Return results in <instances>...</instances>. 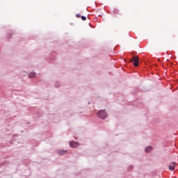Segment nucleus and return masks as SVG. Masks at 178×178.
<instances>
[{
    "label": "nucleus",
    "mask_w": 178,
    "mask_h": 178,
    "mask_svg": "<svg viewBox=\"0 0 178 178\" xmlns=\"http://www.w3.org/2000/svg\"><path fill=\"white\" fill-rule=\"evenodd\" d=\"M131 169H133V166H132V165H130V166L129 167V170H131Z\"/></svg>",
    "instance_id": "10"
},
{
    "label": "nucleus",
    "mask_w": 178,
    "mask_h": 178,
    "mask_svg": "<svg viewBox=\"0 0 178 178\" xmlns=\"http://www.w3.org/2000/svg\"><path fill=\"white\" fill-rule=\"evenodd\" d=\"M54 86L56 87V88H58V87H59V83H55V85H54Z\"/></svg>",
    "instance_id": "8"
},
{
    "label": "nucleus",
    "mask_w": 178,
    "mask_h": 178,
    "mask_svg": "<svg viewBox=\"0 0 178 178\" xmlns=\"http://www.w3.org/2000/svg\"><path fill=\"white\" fill-rule=\"evenodd\" d=\"M81 19L83 21L87 20V17H86V16H81Z\"/></svg>",
    "instance_id": "9"
},
{
    "label": "nucleus",
    "mask_w": 178,
    "mask_h": 178,
    "mask_svg": "<svg viewBox=\"0 0 178 178\" xmlns=\"http://www.w3.org/2000/svg\"><path fill=\"white\" fill-rule=\"evenodd\" d=\"M145 152H151L152 151V147L148 146L145 149Z\"/></svg>",
    "instance_id": "7"
},
{
    "label": "nucleus",
    "mask_w": 178,
    "mask_h": 178,
    "mask_svg": "<svg viewBox=\"0 0 178 178\" xmlns=\"http://www.w3.org/2000/svg\"><path fill=\"white\" fill-rule=\"evenodd\" d=\"M78 145L79 144L76 142L72 141L70 143V146L71 148H76Z\"/></svg>",
    "instance_id": "3"
},
{
    "label": "nucleus",
    "mask_w": 178,
    "mask_h": 178,
    "mask_svg": "<svg viewBox=\"0 0 178 178\" xmlns=\"http://www.w3.org/2000/svg\"><path fill=\"white\" fill-rule=\"evenodd\" d=\"M67 152V150H58V155H64V154H66Z\"/></svg>",
    "instance_id": "6"
},
{
    "label": "nucleus",
    "mask_w": 178,
    "mask_h": 178,
    "mask_svg": "<svg viewBox=\"0 0 178 178\" xmlns=\"http://www.w3.org/2000/svg\"><path fill=\"white\" fill-rule=\"evenodd\" d=\"M35 72H30L29 74V79H34V77H35Z\"/></svg>",
    "instance_id": "5"
},
{
    "label": "nucleus",
    "mask_w": 178,
    "mask_h": 178,
    "mask_svg": "<svg viewBox=\"0 0 178 178\" xmlns=\"http://www.w3.org/2000/svg\"><path fill=\"white\" fill-rule=\"evenodd\" d=\"M176 165V163L172 162L171 164L169 165V170H175V166Z\"/></svg>",
    "instance_id": "4"
},
{
    "label": "nucleus",
    "mask_w": 178,
    "mask_h": 178,
    "mask_svg": "<svg viewBox=\"0 0 178 178\" xmlns=\"http://www.w3.org/2000/svg\"><path fill=\"white\" fill-rule=\"evenodd\" d=\"M131 62L134 63V66H138V56H134L131 59Z\"/></svg>",
    "instance_id": "2"
},
{
    "label": "nucleus",
    "mask_w": 178,
    "mask_h": 178,
    "mask_svg": "<svg viewBox=\"0 0 178 178\" xmlns=\"http://www.w3.org/2000/svg\"><path fill=\"white\" fill-rule=\"evenodd\" d=\"M76 17H80V14H76Z\"/></svg>",
    "instance_id": "11"
},
{
    "label": "nucleus",
    "mask_w": 178,
    "mask_h": 178,
    "mask_svg": "<svg viewBox=\"0 0 178 178\" xmlns=\"http://www.w3.org/2000/svg\"><path fill=\"white\" fill-rule=\"evenodd\" d=\"M97 115L100 119H106V117L108 116V114H106V111L105 110H100L98 111Z\"/></svg>",
    "instance_id": "1"
}]
</instances>
